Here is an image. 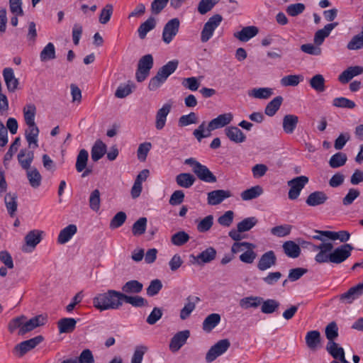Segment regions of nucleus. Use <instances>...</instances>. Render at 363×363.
Returning a JSON list of instances; mask_svg holds the SVG:
<instances>
[{
	"instance_id": "obj_22",
	"label": "nucleus",
	"mask_w": 363,
	"mask_h": 363,
	"mask_svg": "<svg viewBox=\"0 0 363 363\" xmlns=\"http://www.w3.org/2000/svg\"><path fill=\"white\" fill-rule=\"evenodd\" d=\"M199 301L200 298L198 296H188L186 303H185L184 307L180 311V318L182 320L187 319L196 308V303Z\"/></svg>"
},
{
	"instance_id": "obj_39",
	"label": "nucleus",
	"mask_w": 363,
	"mask_h": 363,
	"mask_svg": "<svg viewBox=\"0 0 363 363\" xmlns=\"http://www.w3.org/2000/svg\"><path fill=\"white\" fill-rule=\"evenodd\" d=\"M326 350L335 359L339 360L345 356L344 349L335 341L328 342L326 345Z\"/></svg>"
},
{
	"instance_id": "obj_26",
	"label": "nucleus",
	"mask_w": 363,
	"mask_h": 363,
	"mask_svg": "<svg viewBox=\"0 0 363 363\" xmlns=\"http://www.w3.org/2000/svg\"><path fill=\"white\" fill-rule=\"evenodd\" d=\"M298 123V117L294 114H286L282 121L283 130L286 134H292Z\"/></svg>"
},
{
	"instance_id": "obj_14",
	"label": "nucleus",
	"mask_w": 363,
	"mask_h": 363,
	"mask_svg": "<svg viewBox=\"0 0 363 363\" xmlns=\"http://www.w3.org/2000/svg\"><path fill=\"white\" fill-rule=\"evenodd\" d=\"M231 196L232 194L229 190H213L207 194V203L211 206H216Z\"/></svg>"
},
{
	"instance_id": "obj_32",
	"label": "nucleus",
	"mask_w": 363,
	"mask_h": 363,
	"mask_svg": "<svg viewBox=\"0 0 363 363\" xmlns=\"http://www.w3.org/2000/svg\"><path fill=\"white\" fill-rule=\"evenodd\" d=\"M327 200L328 196L325 192L316 191L308 195L306 203L309 206H316L325 203Z\"/></svg>"
},
{
	"instance_id": "obj_43",
	"label": "nucleus",
	"mask_w": 363,
	"mask_h": 363,
	"mask_svg": "<svg viewBox=\"0 0 363 363\" xmlns=\"http://www.w3.org/2000/svg\"><path fill=\"white\" fill-rule=\"evenodd\" d=\"M273 94V89L268 87L254 88L250 90L248 95L259 99H267Z\"/></svg>"
},
{
	"instance_id": "obj_45",
	"label": "nucleus",
	"mask_w": 363,
	"mask_h": 363,
	"mask_svg": "<svg viewBox=\"0 0 363 363\" xmlns=\"http://www.w3.org/2000/svg\"><path fill=\"white\" fill-rule=\"evenodd\" d=\"M5 205L10 216H14L17 211V196L15 194H7L4 197Z\"/></svg>"
},
{
	"instance_id": "obj_6",
	"label": "nucleus",
	"mask_w": 363,
	"mask_h": 363,
	"mask_svg": "<svg viewBox=\"0 0 363 363\" xmlns=\"http://www.w3.org/2000/svg\"><path fill=\"white\" fill-rule=\"evenodd\" d=\"M153 67V57L150 54L143 56L138 61L135 72V78L138 82H142L149 76Z\"/></svg>"
},
{
	"instance_id": "obj_1",
	"label": "nucleus",
	"mask_w": 363,
	"mask_h": 363,
	"mask_svg": "<svg viewBox=\"0 0 363 363\" xmlns=\"http://www.w3.org/2000/svg\"><path fill=\"white\" fill-rule=\"evenodd\" d=\"M354 247L350 244H343L333 248L332 242H321L313 245L314 251H319L315 257L317 263H332L339 264L351 256Z\"/></svg>"
},
{
	"instance_id": "obj_3",
	"label": "nucleus",
	"mask_w": 363,
	"mask_h": 363,
	"mask_svg": "<svg viewBox=\"0 0 363 363\" xmlns=\"http://www.w3.org/2000/svg\"><path fill=\"white\" fill-rule=\"evenodd\" d=\"M233 119V116L231 113H226L218 116L216 118L212 119L206 128V123L202 122L199 127L193 132V135L196 138L199 142L204 138L209 137L211 132L223 128L231 123Z\"/></svg>"
},
{
	"instance_id": "obj_64",
	"label": "nucleus",
	"mask_w": 363,
	"mask_h": 363,
	"mask_svg": "<svg viewBox=\"0 0 363 363\" xmlns=\"http://www.w3.org/2000/svg\"><path fill=\"white\" fill-rule=\"evenodd\" d=\"M220 0H201L198 5V11L203 15L210 11Z\"/></svg>"
},
{
	"instance_id": "obj_56",
	"label": "nucleus",
	"mask_w": 363,
	"mask_h": 363,
	"mask_svg": "<svg viewBox=\"0 0 363 363\" xmlns=\"http://www.w3.org/2000/svg\"><path fill=\"white\" fill-rule=\"evenodd\" d=\"M147 226V218L145 217L140 218L136 220L132 228L133 235H141L145 233Z\"/></svg>"
},
{
	"instance_id": "obj_38",
	"label": "nucleus",
	"mask_w": 363,
	"mask_h": 363,
	"mask_svg": "<svg viewBox=\"0 0 363 363\" xmlns=\"http://www.w3.org/2000/svg\"><path fill=\"white\" fill-rule=\"evenodd\" d=\"M156 26V21L154 17L148 18L144 23H141L138 29V36L140 39H145L147 33L153 30Z\"/></svg>"
},
{
	"instance_id": "obj_18",
	"label": "nucleus",
	"mask_w": 363,
	"mask_h": 363,
	"mask_svg": "<svg viewBox=\"0 0 363 363\" xmlns=\"http://www.w3.org/2000/svg\"><path fill=\"white\" fill-rule=\"evenodd\" d=\"M172 104L170 103H165L162 108L157 110L155 115V128L161 130L166 125L167 118L170 113Z\"/></svg>"
},
{
	"instance_id": "obj_23",
	"label": "nucleus",
	"mask_w": 363,
	"mask_h": 363,
	"mask_svg": "<svg viewBox=\"0 0 363 363\" xmlns=\"http://www.w3.org/2000/svg\"><path fill=\"white\" fill-rule=\"evenodd\" d=\"M338 23L334 22L328 23L324 26L323 28L317 30L314 35V43L316 45H320L323 43L325 39L329 36L331 31L337 26Z\"/></svg>"
},
{
	"instance_id": "obj_9",
	"label": "nucleus",
	"mask_w": 363,
	"mask_h": 363,
	"mask_svg": "<svg viewBox=\"0 0 363 363\" xmlns=\"http://www.w3.org/2000/svg\"><path fill=\"white\" fill-rule=\"evenodd\" d=\"M180 26L179 20L174 18L169 20L164 26L162 31V40L166 44H169L179 32Z\"/></svg>"
},
{
	"instance_id": "obj_36",
	"label": "nucleus",
	"mask_w": 363,
	"mask_h": 363,
	"mask_svg": "<svg viewBox=\"0 0 363 363\" xmlns=\"http://www.w3.org/2000/svg\"><path fill=\"white\" fill-rule=\"evenodd\" d=\"M106 152V144L101 141V140H97L94 144L91 150V160L94 162H97L101 158L104 157V155Z\"/></svg>"
},
{
	"instance_id": "obj_4",
	"label": "nucleus",
	"mask_w": 363,
	"mask_h": 363,
	"mask_svg": "<svg viewBox=\"0 0 363 363\" xmlns=\"http://www.w3.org/2000/svg\"><path fill=\"white\" fill-rule=\"evenodd\" d=\"M178 65L179 61L177 60H173L160 68L156 75L151 78L149 82V90L155 91L160 88L166 82L167 78L175 72Z\"/></svg>"
},
{
	"instance_id": "obj_5",
	"label": "nucleus",
	"mask_w": 363,
	"mask_h": 363,
	"mask_svg": "<svg viewBox=\"0 0 363 363\" xmlns=\"http://www.w3.org/2000/svg\"><path fill=\"white\" fill-rule=\"evenodd\" d=\"M184 163L192 167L193 172L201 181L207 183H215L217 181L216 177L206 166L201 164L193 157L188 158Z\"/></svg>"
},
{
	"instance_id": "obj_42",
	"label": "nucleus",
	"mask_w": 363,
	"mask_h": 363,
	"mask_svg": "<svg viewBox=\"0 0 363 363\" xmlns=\"http://www.w3.org/2000/svg\"><path fill=\"white\" fill-rule=\"evenodd\" d=\"M143 288V285L142 283L137 280H130L127 281L124 285H123L121 289L122 293L125 294H139L142 291Z\"/></svg>"
},
{
	"instance_id": "obj_54",
	"label": "nucleus",
	"mask_w": 363,
	"mask_h": 363,
	"mask_svg": "<svg viewBox=\"0 0 363 363\" xmlns=\"http://www.w3.org/2000/svg\"><path fill=\"white\" fill-rule=\"evenodd\" d=\"M88 157L89 153L86 150L82 149L79 151L77 157V162L75 164L76 169L78 172H82L85 169L87 164Z\"/></svg>"
},
{
	"instance_id": "obj_60",
	"label": "nucleus",
	"mask_w": 363,
	"mask_h": 363,
	"mask_svg": "<svg viewBox=\"0 0 363 363\" xmlns=\"http://www.w3.org/2000/svg\"><path fill=\"white\" fill-rule=\"evenodd\" d=\"M127 218L125 213L123 211L118 212L111 220L110 228L116 229L123 225Z\"/></svg>"
},
{
	"instance_id": "obj_47",
	"label": "nucleus",
	"mask_w": 363,
	"mask_h": 363,
	"mask_svg": "<svg viewBox=\"0 0 363 363\" xmlns=\"http://www.w3.org/2000/svg\"><path fill=\"white\" fill-rule=\"evenodd\" d=\"M195 180V177L190 173H181L176 177L177 184L186 189L191 187Z\"/></svg>"
},
{
	"instance_id": "obj_21",
	"label": "nucleus",
	"mask_w": 363,
	"mask_h": 363,
	"mask_svg": "<svg viewBox=\"0 0 363 363\" xmlns=\"http://www.w3.org/2000/svg\"><path fill=\"white\" fill-rule=\"evenodd\" d=\"M39 129L36 125H28L25 131V138L29 149H35L38 147Z\"/></svg>"
},
{
	"instance_id": "obj_59",
	"label": "nucleus",
	"mask_w": 363,
	"mask_h": 363,
	"mask_svg": "<svg viewBox=\"0 0 363 363\" xmlns=\"http://www.w3.org/2000/svg\"><path fill=\"white\" fill-rule=\"evenodd\" d=\"M198 122V116L194 112H191L187 115L182 116L178 121L179 126L185 127L191 124H195Z\"/></svg>"
},
{
	"instance_id": "obj_44",
	"label": "nucleus",
	"mask_w": 363,
	"mask_h": 363,
	"mask_svg": "<svg viewBox=\"0 0 363 363\" xmlns=\"http://www.w3.org/2000/svg\"><path fill=\"white\" fill-rule=\"evenodd\" d=\"M283 102V97L281 96H276L270 102L267 104L264 109V113L268 116H273L279 109Z\"/></svg>"
},
{
	"instance_id": "obj_49",
	"label": "nucleus",
	"mask_w": 363,
	"mask_h": 363,
	"mask_svg": "<svg viewBox=\"0 0 363 363\" xmlns=\"http://www.w3.org/2000/svg\"><path fill=\"white\" fill-rule=\"evenodd\" d=\"M35 113L36 108L34 104H29L24 107L23 116L27 125H36L35 123Z\"/></svg>"
},
{
	"instance_id": "obj_27",
	"label": "nucleus",
	"mask_w": 363,
	"mask_h": 363,
	"mask_svg": "<svg viewBox=\"0 0 363 363\" xmlns=\"http://www.w3.org/2000/svg\"><path fill=\"white\" fill-rule=\"evenodd\" d=\"M363 73V67L361 66L350 67L343 71L338 77L339 81L345 84L349 82L353 77Z\"/></svg>"
},
{
	"instance_id": "obj_17",
	"label": "nucleus",
	"mask_w": 363,
	"mask_h": 363,
	"mask_svg": "<svg viewBox=\"0 0 363 363\" xmlns=\"http://www.w3.org/2000/svg\"><path fill=\"white\" fill-rule=\"evenodd\" d=\"M46 323V318L42 315H37L29 320H23V326L21 328V330H18V335H23L26 333L34 330L38 326H41L45 325Z\"/></svg>"
},
{
	"instance_id": "obj_30",
	"label": "nucleus",
	"mask_w": 363,
	"mask_h": 363,
	"mask_svg": "<svg viewBox=\"0 0 363 363\" xmlns=\"http://www.w3.org/2000/svg\"><path fill=\"white\" fill-rule=\"evenodd\" d=\"M259 32L256 26H246L240 31L234 33V37L242 42H247L255 37Z\"/></svg>"
},
{
	"instance_id": "obj_40",
	"label": "nucleus",
	"mask_w": 363,
	"mask_h": 363,
	"mask_svg": "<svg viewBox=\"0 0 363 363\" xmlns=\"http://www.w3.org/2000/svg\"><path fill=\"white\" fill-rule=\"evenodd\" d=\"M220 321V315L218 313L208 315L203 322V330L206 332H211L216 328Z\"/></svg>"
},
{
	"instance_id": "obj_46",
	"label": "nucleus",
	"mask_w": 363,
	"mask_h": 363,
	"mask_svg": "<svg viewBox=\"0 0 363 363\" xmlns=\"http://www.w3.org/2000/svg\"><path fill=\"white\" fill-rule=\"evenodd\" d=\"M125 302L132 305L134 307H143L147 306V301L142 296H128L123 293L122 303Z\"/></svg>"
},
{
	"instance_id": "obj_8",
	"label": "nucleus",
	"mask_w": 363,
	"mask_h": 363,
	"mask_svg": "<svg viewBox=\"0 0 363 363\" xmlns=\"http://www.w3.org/2000/svg\"><path fill=\"white\" fill-rule=\"evenodd\" d=\"M308 178L306 176L296 177L287 182L290 189L288 193L289 199H296L304 186L308 184Z\"/></svg>"
},
{
	"instance_id": "obj_28",
	"label": "nucleus",
	"mask_w": 363,
	"mask_h": 363,
	"mask_svg": "<svg viewBox=\"0 0 363 363\" xmlns=\"http://www.w3.org/2000/svg\"><path fill=\"white\" fill-rule=\"evenodd\" d=\"M263 298L262 297L250 296L241 298L239 301V306L243 310L255 309L261 306Z\"/></svg>"
},
{
	"instance_id": "obj_11",
	"label": "nucleus",
	"mask_w": 363,
	"mask_h": 363,
	"mask_svg": "<svg viewBox=\"0 0 363 363\" xmlns=\"http://www.w3.org/2000/svg\"><path fill=\"white\" fill-rule=\"evenodd\" d=\"M43 231L33 230L25 236V245L22 247L24 252H31L36 245L40 242Z\"/></svg>"
},
{
	"instance_id": "obj_2",
	"label": "nucleus",
	"mask_w": 363,
	"mask_h": 363,
	"mask_svg": "<svg viewBox=\"0 0 363 363\" xmlns=\"http://www.w3.org/2000/svg\"><path fill=\"white\" fill-rule=\"evenodd\" d=\"M123 293L109 289L96 294L93 298V306L100 311L117 310L122 306Z\"/></svg>"
},
{
	"instance_id": "obj_15",
	"label": "nucleus",
	"mask_w": 363,
	"mask_h": 363,
	"mask_svg": "<svg viewBox=\"0 0 363 363\" xmlns=\"http://www.w3.org/2000/svg\"><path fill=\"white\" fill-rule=\"evenodd\" d=\"M277 256L273 250H269L261 255L257 267L259 271H266L277 264Z\"/></svg>"
},
{
	"instance_id": "obj_7",
	"label": "nucleus",
	"mask_w": 363,
	"mask_h": 363,
	"mask_svg": "<svg viewBox=\"0 0 363 363\" xmlns=\"http://www.w3.org/2000/svg\"><path fill=\"white\" fill-rule=\"evenodd\" d=\"M223 18L220 14H215L204 24L201 33V40L206 43L213 36L215 30L222 22Z\"/></svg>"
},
{
	"instance_id": "obj_62",
	"label": "nucleus",
	"mask_w": 363,
	"mask_h": 363,
	"mask_svg": "<svg viewBox=\"0 0 363 363\" xmlns=\"http://www.w3.org/2000/svg\"><path fill=\"white\" fill-rule=\"evenodd\" d=\"M147 350L148 348L145 345H141L136 346L130 363H142L143 356L147 352Z\"/></svg>"
},
{
	"instance_id": "obj_55",
	"label": "nucleus",
	"mask_w": 363,
	"mask_h": 363,
	"mask_svg": "<svg viewBox=\"0 0 363 363\" xmlns=\"http://www.w3.org/2000/svg\"><path fill=\"white\" fill-rule=\"evenodd\" d=\"M189 239L190 237L189 234L185 231L182 230L172 235L171 242L174 245L182 246L186 244Z\"/></svg>"
},
{
	"instance_id": "obj_48",
	"label": "nucleus",
	"mask_w": 363,
	"mask_h": 363,
	"mask_svg": "<svg viewBox=\"0 0 363 363\" xmlns=\"http://www.w3.org/2000/svg\"><path fill=\"white\" fill-rule=\"evenodd\" d=\"M55 48L52 43H48L40 53L41 62H47L55 59Z\"/></svg>"
},
{
	"instance_id": "obj_51",
	"label": "nucleus",
	"mask_w": 363,
	"mask_h": 363,
	"mask_svg": "<svg viewBox=\"0 0 363 363\" xmlns=\"http://www.w3.org/2000/svg\"><path fill=\"white\" fill-rule=\"evenodd\" d=\"M301 74H289L281 79V84L283 86H296L303 80Z\"/></svg>"
},
{
	"instance_id": "obj_50",
	"label": "nucleus",
	"mask_w": 363,
	"mask_h": 363,
	"mask_svg": "<svg viewBox=\"0 0 363 363\" xmlns=\"http://www.w3.org/2000/svg\"><path fill=\"white\" fill-rule=\"evenodd\" d=\"M347 157L345 153L338 152L334 154L329 160V165L332 168H338L345 164Z\"/></svg>"
},
{
	"instance_id": "obj_12",
	"label": "nucleus",
	"mask_w": 363,
	"mask_h": 363,
	"mask_svg": "<svg viewBox=\"0 0 363 363\" xmlns=\"http://www.w3.org/2000/svg\"><path fill=\"white\" fill-rule=\"evenodd\" d=\"M216 256V250L213 247H209L199 253L197 256L191 255L190 257L192 259L191 262L193 264L203 265L215 259Z\"/></svg>"
},
{
	"instance_id": "obj_61",
	"label": "nucleus",
	"mask_w": 363,
	"mask_h": 363,
	"mask_svg": "<svg viewBox=\"0 0 363 363\" xmlns=\"http://www.w3.org/2000/svg\"><path fill=\"white\" fill-rule=\"evenodd\" d=\"M333 105L338 108L352 109L355 107V103L345 97L335 98L333 101Z\"/></svg>"
},
{
	"instance_id": "obj_31",
	"label": "nucleus",
	"mask_w": 363,
	"mask_h": 363,
	"mask_svg": "<svg viewBox=\"0 0 363 363\" xmlns=\"http://www.w3.org/2000/svg\"><path fill=\"white\" fill-rule=\"evenodd\" d=\"M284 254L290 258H297L301 255V247L299 245L296 244L292 240H288L284 242L282 245Z\"/></svg>"
},
{
	"instance_id": "obj_13",
	"label": "nucleus",
	"mask_w": 363,
	"mask_h": 363,
	"mask_svg": "<svg viewBox=\"0 0 363 363\" xmlns=\"http://www.w3.org/2000/svg\"><path fill=\"white\" fill-rule=\"evenodd\" d=\"M190 336V331L184 330L177 333L171 339L169 342V350L172 352H176L184 345Z\"/></svg>"
},
{
	"instance_id": "obj_53",
	"label": "nucleus",
	"mask_w": 363,
	"mask_h": 363,
	"mask_svg": "<svg viewBox=\"0 0 363 363\" xmlns=\"http://www.w3.org/2000/svg\"><path fill=\"white\" fill-rule=\"evenodd\" d=\"M261 305V311L265 314H270L279 308L280 303L274 299H267L265 301L263 299Z\"/></svg>"
},
{
	"instance_id": "obj_52",
	"label": "nucleus",
	"mask_w": 363,
	"mask_h": 363,
	"mask_svg": "<svg viewBox=\"0 0 363 363\" xmlns=\"http://www.w3.org/2000/svg\"><path fill=\"white\" fill-rule=\"evenodd\" d=\"M257 223L258 220L256 217H248L239 222L237 225V228L239 231L247 232L254 228Z\"/></svg>"
},
{
	"instance_id": "obj_63",
	"label": "nucleus",
	"mask_w": 363,
	"mask_h": 363,
	"mask_svg": "<svg viewBox=\"0 0 363 363\" xmlns=\"http://www.w3.org/2000/svg\"><path fill=\"white\" fill-rule=\"evenodd\" d=\"M291 228L292 227L290 225H280L272 228L271 229V233L275 236L282 238L289 235Z\"/></svg>"
},
{
	"instance_id": "obj_29",
	"label": "nucleus",
	"mask_w": 363,
	"mask_h": 363,
	"mask_svg": "<svg viewBox=\"0 0 363 363\" xmlns=\"http://www.w3.org/2000/svg\"><path fill=\"white\" fill-rule=\"evenodd\" d=\"M77 320L73 318H63L58 320L57 328L60 333H71L75 328Z\"/></svg>"
},
{
	"instance_id": "obj_10",
	"label": "nucleus",
	"mask_w": 363,
	"mask_h": 363,
	"mask_svg": "<svg viewBox=\"0 0 363 363\" xmlns=\"http://www.w3.org/2000/svg\"><path fill=\"white\" fill-rule=\"evenodd\" d=\"M363 295V282L350 288L346 292L340 294L338 298L341 303L351 304Z\"/></svg>"
},
{
	"instance_id": "obj_58",
	"label": "nucleus",
	"mask_w": 363,
	"mask_h": 363,
	"mask_svg": "<svg viewBox=\"0 0 363 363\" xmlns=\"http://www.w3.org/2000/svg\"><path fill=\"white\" fill-rule=\"evenodd\" d=\"M213 216L208 215L201 220L197 224V230L200 233L208 231L213 224Z\"/></svg>"
},
{
	"instance_id": "obj_25",
	"label": "nucleus",
	"mask_w": 363,
	"mask_h": 363,
	"mask_svg": "<svg viewBox=\"0 0 363 363\" xmlns=\"http://www.w3.org/2000/svg\"><path fill=\"white\" fill-rule=\"evenodd\" d=\"M307 347L312 351L316 350L320 345L321 337L318 330H310L305 337Z\"/></svg>"
},
{
	"instance_id": "obj_24",
	"label": "nucleus",
	"mask_w": 363,
	"mask_h": 363,
	"mask_svg": "<svg viewBox=\"0 0 363 363\" xmlns=\"http://www.w3.org/2000/svg\"><path fill=\"white\" fill-rule=\"evenodd\" d=\"M224 131L227 138L235 143H242L246 140L245 135L236 126H228Z\"/></svg>"
},
{
	"instance_id": "obj_34",
	"label": "nucleus",
	"mask_w": 363,
	"mask_h": 363,
	"mask_svg": "<svg viewBox=\"0 0 363 363\" xmlns=\"http://www.w3.org/2000/svg\"><path fill=\"white\" fill-rule=\"evenodd\" d=\"M77 228L76 225H68L67 227L60 230L57 238V242L61 245L67 243L77 233Z\"/></svg>"
},
{
	"instance_id": "obj_35",
	"label": "nucleus",
	"mask_w": 363,
	"mask_h": 363,
	"mask_svg": "<svg viewBox=\"0 0 363 363\" xmlns=\"http://www.w3.org/2000/svg\"><path fill=\"white\" fill-rule=\"evenodd\" d=\"M26 171V177L29 184L34 189L38 188L41 185L42 176L36 167H30L25 169Z\"/></svg>"
},
{
	"instance_id": "obj_19",
	"label": "nucleus",
	"mask_w": 363,
	"mask_h": 363,
	"mask_svg": "<svg viewBox=\"0 0 363 363\" xmlns=\"http://www.w3.org/2000/svg\"><path fill=\"white\" fill-rule=\"evenodd\" d=\"M2 74L9 92H15L18 88L19 81L18 79L15 77L13 69L6 67L3 69Z\"/></svg>"
},
{
	"instance_id": "obj_37",
	"label": "nucleus",
	"mask_w": 363,
	"mask_h": 363,
	"mask_svg": "<svg viewBox=\"0 0 363 363\" xmlns=\"http://www.w3.org/2000/svg\"><path fill=\"white\" fill-rule=\"evenodd\" d=\"M264 192L263 188L259 185L250 187L240 194L242 201H250L260 196Z\"/></svg>"
},
{
	"instance_id": "obj_20",
	"label": "nucleus",
	"mask_w": 363,
	"mask_h": 363,
	"mask_svg": "<svg viewBox=\"0 0 363 363\" xmlns=\"http://www.w3.org/2000/svg\"><path fill=\"white\" fill-rule=\"evenodd\" d=\"M34 149L23 148L18 155V162L23 169H27L31 167V164L34 160Z\"/></svg>"
},
{
	"instance_id": "obj_16",
	"label": "nucleus",
	"mask_w": 363,
	"mask_h": 363,
	"mask_svg": "<svg viewBox=\"0 0 363 363\" xmlns=\"http://www.w3.org/2000/svg\"><path fill=\"white\" fill-rule=\"evenodd\" d=\"M43 340V337L42 335L35 336V337L23 341L18 344L15 347V350L18 352L20 357H22L26 352L35 348L37 345L42 342Z\"/></svg>"
},
{
	"instance_id": "obj_41",
	"label": "nucleus",
	"mask_w": 363,
	"mask_h": 363,
	"mask_svg": "<svg viewBox=\"0 0 363 363\" xmlns=\"http://www.w3.org/2000/svg\"><path fill=\"white\" fill-rule=\"evenodd\" d=\"M325 80L320 74H317L309 79L311 87L318 93H321L325 90Z\"/></svg>"
},
{
	"instance_id": "obj_57",
	"label": "nucleus",
	"mask_w": 363,
	"mask_h": 363,
	"mask_svg": "<svg viewBox=\"0 0 363 363\" xmlns=\"http://www.w3.org/2000/svg\"><path fill=\"white\" fill-rule=\"evenodd\" d=\"M255 247L256 246L254 244L253 247H249V248L245 252H244L240 255V260L242 262L246 264L253 263V262L257 257V254L254 250L255 249Z\"/></svg>"
},
{
	"instance_id": "obj_33",
	"label": "nucleus",
	"mask_w": 363,
	"mask_h": 363,
	"mask_svg": "<svg viewBox=\"0 0 363 363\" xmlns=\"http://www.w3.org/2000/svg\"><path fill=\"white\" fill-rule=\"evenodd\" d=\"M318 234L324 235L330 240H339L341 242H345L349 240L350 234L346 230L335 231H317Z\"/></svg>"
}]
</instances>
